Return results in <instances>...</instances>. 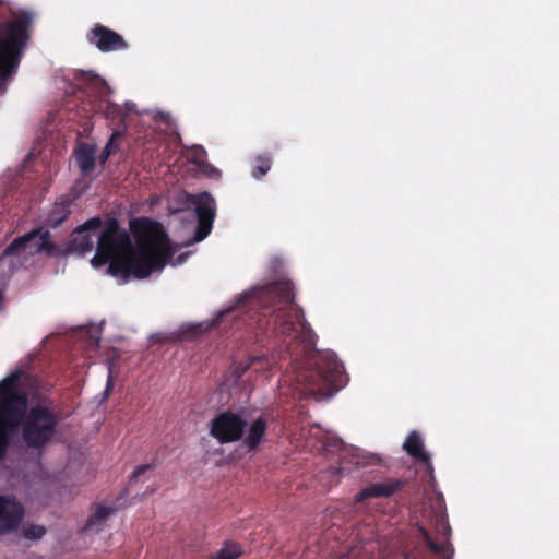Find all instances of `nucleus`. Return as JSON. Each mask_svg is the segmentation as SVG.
Wrapping results in <instances>:
<instances>
[{
	"instance_id": "nucleus-1",
	"label": "nucleus",
	"mask_w": 559,
	"mask_h": 559,
	"mask_svg": "<svg viewBox=\"0 0 559 559\" xmlns=\"http://www.w3.org/2000/svg\"><path fill=\"white\" fill-rule=\"evenodd\" d=\"M102 226L92 263L108 264V273L112 276L146 278L162 270L173 254L169 238L158 222L147 217L130 222L135 246L116 217L106 219Z\"/></svg>"
},
{
	"instance_id": "nucleus-2",
	"label": "nucleus",
	"mask_w": 559,
	"mask_h": 559,
	"mask_svg": "<svg viewBox=\"0 0 559 559\" xmlns=\"http://www.w3.org/2000/svg\"><path fill=\"white\" fill-rule=\"evenodd\" d=\"M237 311L243 313L247 325L280 340L290 357L298 356L299 345L310 337L311 328L295 302L289 281L271 282L246 293L238 301Z\"/></svg>"
},
{
	"instance_id": "nucleus-3",
	"label": "nucleus",
	"mask_w": 559,
	"mask_h": 559,
	"mask_svg": "<svg viewBox=\"0 0 559 559\" xmlns=\"http://www.w3.org/2000/svg\"><path fill=\"white\" fill-rule=\"evenodd\" d=\"M32 361V357L21 360L16 369L2 379V383H7L9 402L15 401L21 408L19 428L23 443L29 450L41 452L55 440L60 416L49 397H43L28 407V395L39 385L37 376L29 372Z\"/></svg>"
},
{
	"instance_id": "nucleus-4",
	"label": "nucleus",
	"mask_w": 559,
	"mask_h": 559,
	"mask_svg": "<svg viewBox=\"0 0 559 559\" xmlns=\"http://www.w3.org/2000/svg\"><path fill=\"white\" fill-rule=\"evenodd\" d=\"M35 17L34 11L15 9L0 0V94L17 71Z\"/></svg>"
},
{
	"instance_id": "nucleus-5",
	"label": "nucleus",
	"mask_w": 559,
	"mask_h": 559,
	"mask_svg": "<svg viewBox=\"0 0 559 559\" xmlns=\"http://www.w3.org/2000/svg\"><path fill=\"white\" fill-rule=\"evenodd\" d=\"M296 382L304 392L316 397H330L347 382L344 366L333 352L317 354L311 361L297 369Z\"/></svg>"
},
{
	"instance_id": "nucleus-6",
	"label": "nucleus",
	"mask_w": 559,
	"mask_h": 559,
	"mask_svg": "<svg viewBox=\"0 0 559 559\" xmlns=\"http://www.w3.org/2000/svg\"><path fill=\"white\" fill-rule=\"evenodd\" d=\"M433 527L437 533V539L432 538L429 532L420 526L418 528L419 538L423 539L429 550L414 549L405 554V559H452L453 546L450 543L451 527L444 514L435 516Z\"/></svg>"
},
{
	"instance_id": "nucleus-7",
	"label": "nucleus",
	"mask_w": 559,
	"mask_h": 559,
	"mask_svg": "<svg viewBox=\"0 0 559 559\" xmlns=\"http://www.w3.org/2000/svg\"><path fill=\"white\" fill-rule=\"evenodd\" d=\"M50 233L43 228H36L15 238L2 252L0 261L9 257L34 255L40 252L51 253L55 249L50 240Z\"/></svg>"
},
{
	"instance_id": "nucleus-8",
	"label": "nucleus",
	"mask_w": 559,
	"mask_h": 559,
	"mask_svg": "<svg viewBox=\"0 0 559 559\" xmlns=\"http://www.w3.org/2000/svg\"><path fill=\"white\" fill-rule=\"evenodd\" d=\"M247 421L237 413L224 411L210 423V435L218 443L226 444L240 441L245 435Z\"/></svg>"
},
{
	"instance_id": "nucleus-9",
	"label": "nucleus",
	"mask_w": 559,
	"mask_h": 559,
	"mask_svg": "<svg viewBox=\"0 0 559 559\" xmlns=\"http://www.w3.org/2000/svg\"><path fill=\"white\" fill-rule=\"evenodd\" d=\"M7 383L0 381V460L4 459L11 444L12 435L19 429L21 408L13 401L10 403L5 390Z\"/></svg>"
},
{
	"instance_id": "nucleus-10",
	"label": "nucleus",
	"mask_w": 559,
	"mask_h": 559,
	"mask_svg": "<svg viewBox=\"0 0 559 559\" xmlns=\"http://www.w3.org/2000/svg\"><path fill=\"white\" fill-rule=\"evenodd\" d=\"M193 204L198 217L193 239L200 242L205 239L212 230L216 212L215 200L209 192H202L193 197Z\"/></svg>"
},
{
	"instance_id": "nucleus-11",
	"label": "nucleus",
	"mask_w": 559,
	"mask_h": 559,
	"mask_svg": "<svg viewBox=\"0 0 559 559\" xmlns=\"http://www.w3.org/2000/svg\"><path fill=\"white\" fill-rule=\"evenodd\" d=\"M86 38L90 44L94 45L102 52L126 50L128 48L127 41L120 34L100 23L94 25L87 33Z\"/></svg>"
},
{
	"instance_id": "nucleus-12",
	"label": "nucleus",
	"mask_w": 559,
	"mask_h": 559,
	"mask_svg": "<svg viewBox=\"0 0 559 559\" xmlns=\"http://www.w3.org/2000/svg\"><path fill=\"white\" fill-rule=\"evenodd\" d=\"M24 516V507L14 496L0 495V535L15 531Z\"/></svg>"
},
{
	"instance_id": "nucleus-13",
	"label": "nucleus",
	"mask_w": 559,
	"mask_h": 559,
	"mask_svg": "<svg viewBox=\"0 0 559 559\" xmlns=\"http://www.w3.org/2000/svg\"><path fill=\"white\" fill-rule=\"evenodd\" d=\"M406 485V480L401 478H386L384 481L371 484L361 489L356 496L355 501L361 502L369 498H390L400 492Z\"/></svg>"
},
{
	"instance_id": "nucleus-14",
	"label": "nucleus",
	"mask_w": 559,
	"mask_h": 559,
	"mask_svg": "<svg viewBox=\"0 0 559 559\" xmlns=\"http://www.w3.org/2000/svg\"><path fill=\"white\" fill-rule=\"evenodd\" d=\"M103 225L102 218L95 216L79 226L72 239L73 249L80 253H85L94 248V238L91 231H96Z\"/></svg>"
},
{
	"instance_id": "nucleus-15",
	"label": "nucleus",
	"mask_w": 559,
	"mask_h": 559,
	"mask_svg": "<svg viewBox=\"0 0 559 559\" xmlns=\"http://www.w3.org/2000/svg\"><path fill=\"white\" fill-rule=\"evenodd\" d=\"M267 420L263 416H259L247 425L242 437V445L248 452H255L263 442L266 435Z\"/></svg>"
},
{
	"instance_id": "nucleus-16",
	"label": "nucleus",
	"mask_w": 559,
	"mask_h": 559,
	"mask_svg": "<svg viewBox=\"0 0 559 559\" xmlns=\"http://www.w3.org/2000/svg\"><path fill=\"white\" fill-rule=\"evenodd\" d=\"M403 449L409 454L415 461L426 464L427 471L432 476L433 467L430 462V455L424 449V442L417 431H412L404 444Z\"/></svg>"
},
{
	"instance_id": "nucleus-17",
	"label": "nucleus",
	"mask_w": 559,
	"mask_h": 559,
	"mask_svg": "<svg viewBox=\"0 0 559 559\" xmlns=\"http://www.w3.org/2000/svg\"><path fill=\"white\" fill-rule=\"evenodd\" d=\"M78 81L86 90H88L91 93H93L96 97L100 99H104L111 93V90L107 82L103 78L93 72L82 71L78 76Z\"/></svg>"
},
{
	"instance_id": "nucleus-18",
	"label": "nucleus",
	"mask_w": 559,
	"mask_h": 559,
	"mask_svg": "<svg viewBox=\"0 0 559 559\" xmlns=\"http://www.w3.org/2000/svg\"><path fill=\"white\" fill-rule=\"evenodd\" d=\"M76 164L83 175H90L95 167V148L90 144H81L75 151Z\"/></svg>"
},
{
	"instance_id": "nucleus-19",
	"label": "nucleus",
	"mask_w": 559,
	"mask_h": 559,
	"mask_svg": "<svg viewBox=\"0 0 559 559\" xmlns=\"http://www.w3.org/2000/svg\"><path fill=\"white\" fill-rule=\"evenodd\" d=\"M103 114L107 120L111 121V123L117 124L118 127H121L120 130H123V133L126 132V111L120 105L107 100L103 108Z\"/></svg>"
},
{
	"instance_id": "nucleus-20",
	"label": "nucleus",
	"mask_w": 559,
	"mask_h": 559,
	"mask_svg": "<svg viewBox=\"0 0 559 559\" xmlns=\"http://www.w3.org/2000/svg\"><path fill=\"white\" fill-rule=\"evenodd\" d=\"M70 213V204L68 202L57 203L46 219L47 224L50 227L57 228L69 217Z\"/></svg>"
},
{
	"instance_id": "nucleus-21",
	"label": "nucleus",
	"mask_w": 559,
	"mask_h": 559,
	"mask_svg": "<svg viewBox=\"0 0 559 559\" xmlns=\"http://www.w3.org/2000/svg\"><path fill=\"white\" fill-rule=\"evenodd\" d=\"M114 512V508L98 506L93 514H91L85 523L84 530L91 531L95 526H100Z\"/></svg>"
},
{
	"instance_id": "nucleus-22",
	"label": "nucleus",
	"mask_w": 559,
	"mask_h": 559,
	"mask_svg": "<svg viewBox=\"0 0 559 559\" xmlns=\"http://www.w3.org/2000/svg\"><path fill=\"white\" fill-rule=\"evenodd\" d=\"M124 135L123 133V130H115L109 139V141L107 142V144L105 145V147L103 148L102 153H100V156H99V162L100 164H105L107 162V159L109 158L110 155L115 154L116 152L119 151V140Z\"/></svg>"
},
{
	"instance_id": "nucleus-23",
	"label": "nucleus",
	"mask_w": 559,
	"mask_h": 559,
	"mask_svg": "<svg viewBox=\"0 0 559 559\" xmlns=\"http://www.w3.org/2000/svg\"><path fill=\"white\" fill-rule=\"evenodd\" d=\"M242 555L241 546L234 542H227L222 549L212 555V559H237Z\"/></svg>"
},
{
	"instance_id": "nucleus-24",
	"label": "nucleus",
	"mask_w": 559,
	"mask_h": 559,
	"mask_svg": "<svg viewBox=\"0 0 559 559\" xmlns=\"http://www.w3.org/2000/svg\"><path fill=\"white\" fill-rule=\"evenodd\" d=\"M254 162L251 175L255 179H261L271 169L272 159L270 156L259 155Z\"/></svg>"
},
{
	"instance_id": "nucleus-25",
	"label": "nucleus",
	"mask_w": 559,
	"mask_h": 559,
	"mask_svg": "<svg viewBox=\"0 0 559 559\" xmlns=\"http://www.w3.org/2000/svg\"><path fill=\"white\" fill-rule=\"evenodd\" d=\"M46 534V528L43 525H28L23 528V536L29 540H38Z\"/></svg>"
},
{
	"instance_id": "nucleus-26",
	"label": "nucleus",
	"mask_w": 559,
	"mask_h": 559,
	"mask_svg": "<svg viewBox=\"0 0 559 559\" xmlns=\"http://www.w3.org/2000/svg\"><path fill=\"white\" fill-rule=\"evenodd\" d=\"M152 468L150 464H143L138 466L131 475L130 483L136 481L138 478Z\"/></svg>"
},
{
	"instance_id": "nucleus-27",
	"label": "nucleus",
	"mask_w": 559,
	"mask_h": 559,
	"mask_svg": "<svg viewBox=\"0 0 559 559\" xmlns=\"http://www.w3.org/2000/svg\"><path fill=\"white\" fill-rule=\"evenodd\" d=\"M203 170L205 175L212 178H217L221 176L219 169L210 164L205 165Z\"/></svg>"
},
{
	"instance_id": "nucleus-28",
	"label": "nucleus",
	"mask_w": 559,
	"mask_h": 559,
	"mask_svg": "<svg viewBox=\"0 0 559 559\" xmlns=\"http://www.w3.org/2000/svg\"><path fill=\"white\" fill-rule=\"evenodd\" d=\"M135 107V105L133 103H130V102H127L126 103V114L127 112H131L133 110V108Z\"/></svg>"
},
{
	"instance_id": "nucleus-29",
	"label": "nucleus",
	"mask_w": 559,
	"mask_h": 559,
	"mask_svg": "<svg viewBox=\"0 0 559 559\" xmlns=\"http://www.w3.org/2000/svg\"><path fill=\"white\" fill-rule=\"evenodd\" d=\"M262 357H253L250 361V365L253 366L255 362L262 361Z\"/></svg>"
},
{
	"instance_id": "nucleus-30",
	"label": "nucleus",
	"mask_w": 559,
	"mask_h": 559,
	"mask_svg": "<svg viewBox=\"0 0 559 559\" xmlns=\"http://www.w3.org/2000/svg\"><path fill=\"white\" fill-rule=\"evenodd\" d=\"M200 332V328L199 326H194L192 329V331L190 332L191 335L195 334V333H199Z\"/></svg>"
},
{
	"instance_id": "nucleus-31",
	"label": "nucleus",
	"mask_w": 559,
	"mask_h": 559,
	"mask_svg": "<svg viewBox=\"0 0 559 559\" xmlns=\"http://www.w3.org/2000/svg\"><path fill=\"white\" fill-rule=\"evenodd\" d=\"M110 386H111V382L109 380L108 383H107V389L106 390L108 391L110 389Z\"/></svg>"
}]
</instances>
